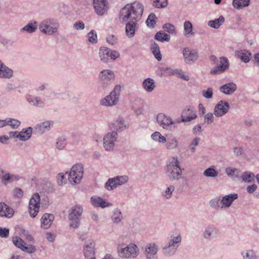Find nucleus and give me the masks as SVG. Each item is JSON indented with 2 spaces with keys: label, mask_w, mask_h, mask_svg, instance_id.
Masks as SVG:
<instances>
[{
  "label": "nucleus",
  "mask_w": 259,
  "mask_h": 259,
  "mask_svg": "<svg viewBox=\"0 0 259 259\" xmlns=\"http://www.w3.org/2000/svg\"><path fill=\"white\" fill-rule=\"evenodd\" d=\"M144 11L143 5L139 2L126 5L120 11L119 19L122 22L132 20L139 22Z\"/></svg>",
  "instance_id": "obj_1"
},
{
  "label": "nucleus",
  "mask_w": 259,
  "mask_h": 259,
  "mask_svg": "<svg viewBox=\"0 0 259 259\" xmlns=\"http://www.w3.org/2000/svg\"><path fill=\"white\" fill-rule=\"evenodd\" d=\"M166 174L170 180L178 181L181 179L182 170L177 156L173 157L169 160L166 166Z\"/></svg>",
  "instance_id": "obj_2"
},
{
  "label": "nucleus",
  "mask_w": 259,
  "mask_h": 259,
  "mask_svg": "<svg viewBox=\"0 0 259 259\" xmlns=\"http://www.w3.org/2000/svg\"><path fill=\"white\" fill-rule=\"evenodd\" d=\"M39 30L44 34L52 35L56 33L59 27L58 21L53 18L42 20L38 25Z\"/></svg>",
  "instance_id": "obj_3"
},
{
  "label": "nucleus",
  "mask_w": 259,
  "mask_h": 259,
  "mask_svg": "<svg viewBox=\"0 0 259 259\" xmlns=\"http://www.w3.org/2000/svg\"><path fill=\"white\" fill-rule=\"evenodd\" d=\"M82 212L83 208L79 205H76L70 209L68 215L70 227L73 229H77L79 227Z\"/></svg>",
  "instance_id": "obj_4"
},
{
  "label": "nucleus",
  "mask_w": 259,
  "mask_h": 259,
  "mask_svg": "<svg viewBox=\"0 0 259 259\" xmlns=\"http://www.w3.org/2000/svg\"><path fill=\"white\" fill-rule=\"evenodd\" d=\"M121 91L120 85H116L110 95L100 100V104L104 106L111 107L117 104Z\"/></svg>",
  "instance_id": "obj_5"
},
{
  "label": "nucleus",
  "mask_w": 259,
  "mask_h": 259,
  "mask_svg": "<svg viewBox=\"0 0 259 259\" xmlns=\"http://www.w3.org/2000/svg\"><path fill=\"white\" fill-rule=\"evenodd\" d=\"M68 181L72 184L80 183L83 175V167L81 164L74 165L69 172L67 171Z\"/></svg>",
  "instance_id": "obj_6"
},
{
  "label": "nucleus",
  "mask_w": 259,
  "mask_h": 259,
  "mask_svg": "<svg viewBox=\"0 0 259 259\" xmlns=\"http://www.w3.org/2000/svg\"><path fill=\"white\" fill-rule=\"evenodd\" d=\"M118 253L120 257L125 258H136L139 253L137 246L133 243H130L125 247H118Z\"/></svg>",
  "instance_id": "obj_7"
},
{
  "label": "nucleus",
  "mask_w": 259,
  "mask_h": 259,
  "mask_svg": "<svg viewBox=\"0 0 259 259\" xmlns=\"http://www.w3.org/2000/svg\"><path fill=\"white\" fill-rule=\"evenodd\" d=\"M128 181V177L125 175L116 176L110 178L105 184V188L108 191L116 189L118 186L126 184Z\"/></svg>",
  "instance_id": "obj_8"
},
{
  "label": "nucleus",
  "mask_w": 259,
  "mask_h": 259,
  "mask_svg": "<svg viewBox=\"0 0 259 259\" xmlns=\"http://www.w3.org/2000/svg\"><path fill=\"white\" fill-rule=\"evenodd\" d=\"M117 137L118 134L115 131L108 133L105 135L103 138V147L106 151H111L114 150Z\"/></svg>",
  "instance_id": "obj_9"
},
{
  "label": "nucleus",
  "mask_w": 259,
  "mask_h": 259,
  "mask_svg": "<svg viewBox=\"0 0 259 259\" xmlns=\"http://www.w3.org/2000/svg\"><path fill=\"white\" fill-rule=\"evenodd\" d=\"M99 79L100 85L103 88H106L113 82L115 75L112 70L105 69L100 73Z\"/></svg>",
  "instance_id": "obj_10"
},
{
  "label": "nucleus",
  "mask_w": 259,
  "mask_h": 259,
  "mask_svg": "<svg viewBox=\"0 0 259 259\" xmlns=\"http://www.w3.org/2000/svg\"><path fill=\"white\" fill-rule=\"evenodd\" d=\"M182 54L185 62L190 65L194 63L199 57L197 50L188 47H185L183 49Z\"/></svg>",
  "instance_id": "obj_11"
},
{
  "label": "nucleus",
  "mask_w": 259,
  "mask_h": 259,
  "mask_svg": "<svg viewBox=\"0 0 259 259\" xmlns=\"http://www.w3.org/2000/svg\"><path fill=\"white\" fill-rule=\"evenodd\" d=\"M40 200L38 193H35L30 199L28 210L31 217L34 218L37 214L39 209Z\"/></svg>",
  "instance_id": "obj_12"
},
{
  "label": "nucleus",
  "mask_w": 259,
  "mask_h": 259,
  "mask_svg": "<svg viewBox=\"0 0 259 259\" xmlns=\"http://www.w3.org/2000/svg\"><path fill=\"white\" fill-rule=\"evenodd\" d=\"M12 241L16 247L25 252L32 253L36 251V248L34 245H29L26 246L25 242L18 236L13 237Z\"/></svg>",
  "instance_id": "obj_13"
},
{
  "label": "nucleus",
  "mask_w": 259,
  "mask_h": 259,
  "mask_svg": "<svg viewBox=\"0 0 259 259\" xmlns=\"http://www.w3.org/2000/svg\"><path fill=\"white\" fill-rule=\"evenodd\" d=\"M230 109L228 102L224 101H220L214 106L213 113L217 117H221L227 114Z\"/></svg>",
  "instance_id": "obj_14"
},
{
  "label": "nucleus",
  "mask_w": 259,
  "mask_h": 259,
  "mask_svg": "<svg viewBox=\"0 0 259 259\" xmlns=\"http://www.w3.org/2000/svg\"><path fill=\"white\" fill-rule=\"evenodd\" d=\"M181 122L190 121L197 117L195 109L193 106H186L181 113Z\"/></svg>",
  "instance_id": "obj_15"
},
{
  "label": "nucleus",
  "mask_w": 259,
  "mask_h": 259,
  "mask_svg": "<svg viewBox=\"0 0 259 259\" xmlns=\"http://www.w3.org/2000/svg\"><path fill=\"white\" fill-rule=\"evenodd\" d=\"M156 120L159 125L165 130H169L170 126L174 124V121L170 116L162 113L157 114Z\"/></svg>",
  "instance_id": "obj_16"
},
{
  "label": "nucleus",
  "mask_w": 259,
  "mask_h": 259,
  "mask_svg": "<svg viewBox=\"0 0 259 259\" xmlns=\"http://www.w3.org/2000/svg\"><path fill=\"white\" fill-rule=\"evenodd\" d=\"M93 4L95 12L98 15L105 14L108 10L107 0H94Z\"/></svg>",
  "instance_id": "obj_17"
},
{
  "label": "nucleus",
  "mask_w": 259,
  "mask_h": 259,
  "mask_svg": "<svg viewBox=\"0 0 259 259\" xmlns=\"http://www.w3.org/2000/svg\"><path fill=\"white\" fill-rule=\"evenodd\" d=\"M229 67V62L227 58L222 57L220 58V63L211 69V74L215 75L224 72Z\"/></svg>",
  "instance_id": "obj_18"
},
{
  "label": "nucleus",
  "mask_w": 259,
  "mask_h": 259,
  "mask_svg": "<svg viewBox=\"0 0 259 259\" xmlns=\"http://www.w3.org/2000/svg\"><path fill=\"white\" fill-rule=\"evenodd\" d=\"M95 243L91 239L85 242L83 246V253L85 257L95 256Z\"/></svg>",
  "instance_id": "obj_19"
},
{
  "label": "nucleus",
  "mask_w": 259,
  "mask_h": 259,
  "mask_svg": "<svg viewBox=\"0 0 259 259\" xmlns=\"http://www.w3.org/2000/svg\"><path fill=\"white\" fill-rule=\"evenodd\" d=\"M158 246L154 243H148L145 247V255L147 259H154L158 252Z\"/></svg>",
  "instance_id": "obj_20"
},
{
  "label": "nucleus",
  "mask_w": 259,
  "mask_h": 259,
  "mask_svg": "<svg viewBox=\"0 0 259 259\" xmlns=\"http://www.w3.org/2000/svg\"><path fill=\"white\" fill-rule=\"evenodd\" d=\"M91 202L93 206L96 207H101L102 208L110 207L112 204L106 199H103L100 197L93 196L91 198Z\"/></svg>",
  "instance_id": "obj_21"
},
{
  "label": "nucleus",
  "mask_w": 259,
  "mask_h": 259,
  "mask_svg": "<svg viewBox=\"0 0 259 259\" xmlns=\"http://www.w3.org/2000/svg\"><path fill=\"white\" fill-rule=\"evenodd\" d=\"M238 195L236 193H231L223 197L221 200L222 208H229L232 205L233 201L237 199Z\"/></svg>",
  "instance_id": "obj_22"
},
{
  "label": "nucleus",
  "mask_w": 259,
  "mask_h": 259,
  "mask_svg": "<svg viewBox=\"0 0 259 259\" xmlns=\"http://www.w3.org/2000/svg\"><path fill=\"white\" fill-rule=\"evenodd\" d=\"M128 21L125 26V33L128 37L132 38L135 35V31L138 28L139 25L138 21Z\"/></svg>",
  "instance_id": "obj_23"
},
{
  "label": "nucleus",
  "mask_w": 259,
  "mask_h": 259,
  "mask_svg": "<svg viewBox=\"0 0 259 259\" xmlns=\"http://www.w3.org/2000/svg\"><path fill=\"white\" fill-rule=\"evenodd\" d=\"M53 124L52 121H45L36 125L34 127V130L36 133L42 134L47 131H49Z\"/></svg>",
  "instance_id": "obj_24"
},
{
  "label": "nucleus",
  "mask_w": 259,
  "mask_h": 259,
  "mask_svg": "<svg viewBox=\"0 0 259 259\" xmlns=\"http://www.w3.org/2000/svg\"><path fill=\"white\" fill-rule=\"evenodd\" d=\"M54 220V216L51 213H45L41 217V227L44 229H47L50 227Z\"/></svg>",
  "instance_id": "obj_25"
},
{
  "label": "nucleus",
  "mask_w": 259,
  "mask_h": 259,
  "mask_svg": "<svg viewBox=\"0 0 259 259\" xmlns=\"http://www.w3.org/2000/svg\"><path fill=\"white\" fill-rule=\"evenodd\" d=\"M14 210L4 202H0V216L8 218H12L14 215Z\"/></svg>",
  "instance_id": "obj_26"
},
{
  "label": "nucleus",
  "mask_w": 259,
  "mask_h": 259,
  "mask_svg": "<svg viewBox=\"0 0 259 259\" xmlns=\"http://www.w3.org/2000/svg\"><path fill=\"white\" fill-rule=\"evenodd\" d=\"M13 75V71L0 60V78L10 79Z\"/></svg>",
  "instance_id": "obj_27"
},
{
  "label": "nucleus",
  "mask_w": 259,
  "mask_h": 259,
  "mask_svg": "<svg viewBox=\"0 0 259 259\" xmlns=\"http://www.w3.org/2000/svg\"><path fill=\"white\" fill-rule=\"evenodd\" d=\"M217 234L216 228L212 225H208L207 226L203 232V237L207 240L212 239Z\"/></svg>",
  "instance_id": "obj_28"
},
{
  "label": "nucleus",
  "mask_w": 259,
  "mask_h": 259,
  "mask_svg": "<svg viewBox=\"0 0 259 259\" xmlns=\"http://www.w3.org/2000/svg\"><path fill=\"white\" fill-rule=\"evenodd\" d=\"M32 133V128L29 127L23 128L20 132H18V139L21 141H26L28 140L31 137Z\"/></svg>",
  "instance_id": "obj_29"
},
{
  "label": "nucleus",
  "mask_w": 259,
  "mask_h": 259,
  "mask_svg": "<svg viewBox=\"0 0 259 259\" xmlns=\"http://www.w3.org/2000/svg\"><path fill=\"white\" fill-rule=\"evenodd\" d=\"M237 89V85L233 82L225 84L220 88V91L226 95L233 93Z\"/></svg>",
  "instance_id": "obj_30"
},
{
  "label": "nucleus",
  "mask_w": 259,
  "mask_h": 259,
  "mask_svg": "<svg viewBox=\"0 0 259 259\" xmlns=\"http://www.w3.org/2000/svg\"><path fill=\"white\" fill-rule=\"evenodd\" d=\"M26 99L27 102L32 105L39 107H43L45 106V102L38 97L27 95Z\"/></svg>",
  "instance_id": "obj_31"
},
{
  "label": "nucleus",
  "mask_w": 259,
  "mask_h": 259,
  "mask_svg": "<svg viewBox=\"0 0 259 259\" xmlns=\"http://www.w3.org/2000/svg\"><path fill=\"white\" fill-rule=\"evenodd\" d=\"M235 56L242 61L247 63L250 60L251 53L246 50H241L235 52Z\"/></svg>",
  "instance_id": "obj_32"
},
{
  "label": "nucleus",
  "mask_w": 259,
  "mask_h": 259,
  "mask_svg": "<svg viewBox=\"0 0 259 259\" xmlns=\"http://www.w3.org/2000/svg\"><path fill=\"white\" fill-rule=\"evenodd\" d=\"M142 87L147 92L151 93L155 88L154 80L152 78H147L143 81Z\"/></svg>",
  "instance_id": "obj_33"
},
{
  "label": "nucleus",
  "mask_w": 259,
  "mask_h": 259,
  "mask_svg": "<svg viewBox=\"0 0 259 259\" xmlns=\"http://www.w3.org/2000/svg\"><path fill=\"white\" fill-rule=\"evenodd\" d=\"M112 126L113 128L117 131H122L127 127L123 118L121 117H118L117 120L112 123Z\"/></svg>",
  "instance_id": "obj_34"
},
{
  "label": "nucleus",
  "mask_w": 259,
  "mask_h": 259,
  "mask_svg": "<svg viewBox=\"0 0 259 259\" xmlns=\"http://www.w3.org/2000/svg\"><path fill=\"white\" fill-rule=\"evenodd\" d=\"M110 49L105 47H102L99 50V55L100 60L103 62H107L110 57Z\"/></svg>",
  "instance_id": "obj_35"
},
{
  "label": "nucleus",
  "mask_w": 259,
  "mask_h": 259,
  "mask_svg": "<svg viewBox=\"0 0 259 259\" xmlns=\"http://www.w3.org/2000/svg\"><path fill=\"white\" fill-rule=\"evenodd\" d=\"M178 146V141L177 138L174 136H170L167 138L165 142V147L168 150H172Z\"/></svg>",
  "instance_id": "obj_36"
},
{
  "label": "nucleus",
  "mask_w": 259,
  "mask_h": 259,
  "mask_svg": "<svg viewBox=\"0 0 259 259\" xmlns=\"http://www.w3.org/2000/svg\"><path fill=\"white\" fill-rule=\"evenodd\" d=\"M184 33L186 37H191L194 35L193 31V25L189 21H186L184 24Z\"/></svg>",
  "instance_id": "obj_37"
},
{
  "label": "nucleus",
  "mask_w": 259,
  "mask_h": 259,
  "mask_svg": "<svg viewBox=\"0 0 259 259\" xmlns=\"http://www.w3.org/2000/svg\"><path fill=\"white\" fill-rule=\"evenodd\" d=\"M150 48L155 58L158 61L161 60L162 55L161 54L158 45L155 42L151 41Z\"/></svg>",
  "instance_id": "obj_38"
},
{
  "label": "nucleus",
  "mask_w": 259,
  "mask_h": 259,
  "mask_svg": "<svg viewBox=\"0 0 259 259\" xmlns=\"http://www.w3.org/2000/svg\"><path fill=\"white\" fill-rule=\"evenodd\" d=\"M250 0H233V6L236 9L239 10L249 6Z\"/></svg>",
  "instance_id": "obj_39"
},
{
  "label": "nucleus",
  "mask_w": 259,
  "mask_h": 259,
  "mask_svg": "<svg viewBox=\"0 0 259 259\" xmlns=\"http://www.w3.org/2000/svg\"><path fill=\"white\" fill-rule=\"evenodd\" d=\"M255 176L254 174L250 171H246L242 173L241 179L244 182L252 183L254 181Z\"/></svg>",
  "instance_id": "obj_40"
},
{
  "label": "nucleus",
  "mask_w": 259,
  "mask_h": 259,
  "mask_svg": "<svg viewBox=\"0 0 259 259\" xmlns=\"http://www.w3.org/2000/svg\"><path fill=\"white\" fill-rule=\"evenodd\" d=\"M225 18L223 16H220L219 18L214 20L209 21L208 25L212 28L217 29L224 22Z\"/></svg>",
  "instance_id": "obj_41"
},
{
  "label": "nucleus",
  "mask_w": 259,
  "mask_h": 259,
  "mask_svg": "<svg viewBox=\"0 0 259 259\" xmlns=\"http://www.w3.org/2000/svg\"><path fill=\"white\" fill-rule=\"evenodd\" d=\"M170 36L162 31L157 32L154 36L155 39L161 41H168L170 40Z\"/></svg>",
  "instance_id": "obj_42"
},
{
  "label": "nucleus",
  "mask_w": 259,
  "mask_h": 259,
  "mask_svg": "<svg viewBox=\"0 0 259 259\" xmlns=\"http://www.w3.org/2000/svg\"><path fill=\"white\" fill-rule=\"evenodd\" d=\"M37 29L36 22L29 23L20 30L21 32L26 31L29 33H33Z\"/></svg>",
  "instance_id": "obj_43"
},
{
  "label": "nucleus",
  "mask_w": 259,
  "mask_h": 259,
  "mask_svg": "<svg viewBox=\"0 0 259 259\" xmlns=\"http://www.w3.org/2000/svg\"><path fill=\"white\" fill-rule=\"evenodd\" d=\"M182 241V237L181 235L174 237L172 239L169 240L168 242L166 244L169 246L175 247V249H177V248L179 246L180 243Z\"/></svg>",
  "instance_id": "obj_44"
},
{
  "label": "nucleus",
  "mask_w": 259,
  "mask_h": 259,
  "mask_svg": "<svg viewBox=\"0 0 259 259\" xmlns=\"http://www.w3.org/2000/svg\"><path fill=\"white\" fill-rule=\"evenodd\" d=\"M243 259H257L254 251L252 249L244 250L241 253Z\"/></svg>",
  "instance_id": "obj_45"
},
{
  "label": "nucleus",
  "mask_w": 259,
  "mask_h": 259,
  "mask_svg": "<svg viewBox=\"0 0 259 259\" xmlns=\"http://www.w3.org/2000/svg\"><path fill=\"white\" fill-rule=\"evenodd\" d=\"M123 219L122 214L120 210L118 209L114 210L111 217V220L114 223H119Z\"/></svg>",
  "instance_id": "obj_46"
},
{
  "label": "nucleus",
  "mask_w": 259,
  "mask_h": 259,
  "mask_svg": "<svg viewBox=\"0 0 259 259\" xmlns=\"http://www.w3.org/2000/svg\"><path fill=\"white\" fill-rule=\"evenodd\" d=\"M177 71H173V69L168 67H161L158 70V74L160 76H167L176 73Z\"/></svg>",
  "instance_id": "obj_47"
},
{
  "label": "nucleus",
  "mask_w": 259,
  "mask_h": 259,
  "mask_svg": "<svg viewBox=\"0 0 259 259\" xmlns=\"http://www.w3.org/2000/svg\"><path fill=\"white\" fill-rule=\"evenodd\" d=\"M151 138L160 143H165L166 141V139L162 136L159 132H155L151 135Z\"/></svg>",
  "instance_id": "obj_48"
},
{
  "label": "nucleus",
  "mask_w": 259,
  "mask_h": 259,
  "mask_svg": "<svg viewBox=\"0 0 259 259\" xmlns=\"http://www.w3.org/2000/svg\"><path fill=\"white\" fill-rule=\"evenodd\" d=\"M177 249L172 247L169 246L167 244L163 247L162 248V253L166 256H170L174 255Z\"/></svg>",
  "instance_id": "obj_49"
},
{
  "label": "nucleus",
  "mask_w": 259,
  "mask_h": 259,
  "mask_svg": "<svg viewBox=\"0 0 259 259\" xmlns=\"http://www.w3.org/2000/svg\"><path fill=\"white\" fill-rule=\"evenodd\" d=\"M174 191L175 187L172 185L169 186L162 193V196L167 200L169 199Z\"/></svg>",
  "instance_id": "obj_50"
},
{
  "label": "nucleus",
  "mask_w": 259,
  "mask_h": 259,
  "mask_svg": "<svg viewBox=\"0 0 259 259\" xmlns=\"http://www.w3.org/2000/svg\"><path fill=\"white\" fill-rule=\"evenodd\" d=\"M162 28L164 30V31L168 32L169 34H176V27L172 24L165 23L163 25Z\"/></svg>",
  "instance_id": "obj_51"
},
{
  "label": "nucleus",
  "mask_w": 259,
  "mask_h": 259,
  "mask_svg": "<svg viewBox=\"0 0 259 259\" xmlns=\"http://www.w3.org/2000/svg\"><path fill=\"white\" fill-rule=\"evenodd\" d=\"M203 175L207 177L215 178L218 175V172L214 168L209 167L204 171Z\"/></svg>",
  "instance_id": "obj_52"
},
{
  "label": "nucleus",
  "mask_w": 259,
  "mask_h": 259,
  "mask_svg": "<svg viewBox=\"0 0 259 259\" xmlns=\"http://www.w3.org/2000/svg\"><path fill=\"white\" fill-rule=\"evenodd\" d=\"M8 125L10 126L13 129L17 128L20 125L21 122L17 119L11 118H7Z\"/></svg>",
  "instance_id": "obj_53"
},
{
  "label": "nucleus",
  "mask_w": 259,
  "mask_h": 259,
  "mask_svg": "<svg viewBox=\"0 0 259 259\" xmlns=\"http://www.w3.org/2000/svg\"><path fill=\"white\" fill-rule=\"evenodd\" d=\"M156 18L155 15L153 13H151L149 15L146 20V24L149 27L152 28L154 27L156 24Z\"/></svg>",
  "instance_id": "obj_54"
},
{
  "label": "nucleus",
  "mask_w": 259,
  "mask_h": 259,
  "mask_svg": "<svg viewBox=\"0 0 259 259\" xmlns=\"http://www.w3.org/2000/svg\"><path fill=\"white\" fill-rule=\"evenodd\" d=\"M3 175L1 177V182L3 184L7 185L11 183V174L5 172L4 170L2 171Z\"/></svg>",
  "instance_id": "obj_55"
},
{
  "label": "nucleus",
  "mask_w": 259,
  "mask_h": 259,
  "mask_svg": "<svg viewBox=\"0 0 259 259\" xmlns=\"http://www.w3.org/2000/svg\"><path fill=\"white\" fill-rule=\"evenodd\" d=\"M88 40L92 44H96L97 42V35L96 31L91 30L88 34Z\"/></svg>",
  "instance_id": "obj_56"
},
{
  "label": "nucleus",
  "mask_w": 259,
  "mask_h": 259,
  "mask_svg": "<svg viewBox=\"0 0 259 259\" xmlns=\"http://www.w3.org/2000/svg\"><path fill=\"white\" fill-rule=\"evenodd\" d=\"M66 145V142L65 138L61 137L58 139L56 142V148L59 150L63 149Z\"/></svg>",
  "instance_id": "obj_57"
},
{
  "label": "nucleus",
  "mask_w": 259,
  "mask_h": 259,
  "mask_svg": "<svg viewBox=\"0 0 259 259\" xmlns=\"http://www.w3.org/2000/svg\"><path fill=\"white\" fill-rule=\"evenodd\" d=\"M167 5V0H155L154 1L153 6L157 8H163L166 7Z\"/></svg>",
  "instance_id": "obj_58"
},
{
  "label": "nucleus",
  "mask_w": 259,
  "mask_h": 259,
  "mask_svg": "<svg viewBox=\"0 0 259 259\" xmlns=\"http://www.w3.org/2000/svg\"><path fill=\"white\" fill-rule=\"evenodd\" d=\"M214 113L208 112L204 117V120L208 124H211L214 121Z\"/></svg>",
  "instance_id": "obj_59"
},
{
  "label": "nucleus",
  "mask_w": 259,
  "mask_h": 259,
  "mask_svg": "<svg viewBox=\"0 0 259 259\" xmlns=\"http://www.w3.org/2000/svg\"><path fill=\"white\" fill-rule=\"evenodd\" d=\"M202 95L206 99H211L213 96V89L212 88H208L206 90L202 91Z\"/></svg>",
  "instance_id": "obj_60"
},
{
  "label": "nucleus",
  "mask_w": 259,
  "mask_h": 259,
  "mask_svg": "<svg viewBox=\"0 0 259 259\" xmlns=\"http://www.w3.org/2000/svg\"><path fill=\"white\" fill-rule=\"evenodd\" d=\"M106 41L108 44L111 45H114L117 43L118 38L117 36L113 34H109L106 38Z\"/></svg>",
  "instance_id": "obj_61"
},
{
  "label": "nucleus",
  "mask_w": 259,
  "mask_h": 259,
  "mask_svg": "<svg viewBox=\"0 0 259 259\" xmlns=\"http://www.w3.org/2000/svg\"><path fill=\"white\" fill-rule=\"evenodd\" d=\"M221 200L220 198H215L209 201V205L211 207L214 208L219 207Z\"/></svg>",
  "instance_id": "obj_62"
},
{
  "label": "nucleus",
  "mask_w": 259,
  "mask_h": 259,
  "mask_svg": "<svg viewBox=\"0 0 259 259\" xmlns=\"http://www.w3.org/2000/svg\"><path fill=\"white\" fill-rule=\"evenodd\" d=\"M233 151L237 157L241 156L244 154V150L241 147H235L233 149Z\"/></svg>",
  "instance_id": "obj_63"
},
{
  "label": "nucleus",
  "mask_w": 259,
  "mask_h": 259,
  "mask_svg": "<svg viewBox=\"0 0 259 259\" xmlns=\"http://www.w3.org/2000/svg\"><path fill=\"white\" fill-rule=\"evenodd\" d=\"M237 170L238 169L236 168L228 167L225 169V172L229 177H232Z\"/></svg>",
  "instance_id": "obj_64"
}]
</instances>
